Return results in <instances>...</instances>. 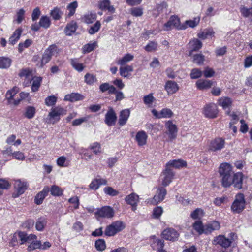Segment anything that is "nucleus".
Segmentation results:
<instances>
[{
    "instance_id": "obj_42",
    "label": "nucleus",
    "mask_w": 252,
    "mask_h": 252,
    "mask_svg": "<svg viewBox=\"0 0 252 252\" xmlns=\"http://www.w3.org/2000/svg\"><path fill=\"white\" fill-rule=\"evenodd\" d=\"M134 56L129 53L126 54L122 58L118 61V64L121 65L125 64L126 63L133 60Z\"/></svg>"
},
{
    "instance_id": "obj_43",
    "label": "nucleus",
    "mask_w": 252,
    "mask_h": 252,
    "mask_svg": "<svg viewBox=\"0 0 252 252\" xmlns=\"http://www.w3.org/2000/svg\"><path fill=\"white\" fill-rule=\"evenodd\" d=\"M204 60V56L201 54H196L193 56V62L198 65H202Z\"/></svg>"
},
{
    "instance_id": "obj_52",
    "label": "nucleus",
    "mask_w": 252,
    "mask_h": 252,
    "mask_svg": "<svg viewBox=\"0 0 252 252\" xmlns=\"http://www.w3.org/2000/svg\"><path fill=\"white\" fill-rule=\"evenodd\" d=\"M96 46L97 44L95 42L86 44L83 47V52L84 53H89L95 49Z\"/></svg>"
},
{
    "instance_id": "obj_20",
    "label": "nucleus",
    "mask_w": 252,
    "mask_h": 252,
    "mask_svg": "<svg viewBox=\"0 0 252 252\" xmlns=\"http://www.w3.org/2000/svg\"><path fill=\"white\" fill-rule=\"evenodd\" d=\"M125 228V223L120 220L111 223V236L116 235Z\"/></svg>"
},
{
    "instance_id": "obj_41",
    "label": "nucleus",
    "mask_w": 252,
    "mask_h": 252,
    "mask_svg": "<svg viewBox=\"0 0 252 252\" xmlns=\"http://www.w3.org/2000/svg\"><path fill=\"white\" fill-rule=\"evenodd\" d=\"M132 66L126 65L124 67H121L120 68V74L124 77H127L128 76V73L133 71Z\"/></svg>"
},
{
    "instance_id": "obj_4",
    "label": "nucleus",
    "mask_w": 252,
    "mask_h": 252,
    "mask_svg": "<svg viewBox=\"0 0 252 252\" xmlns=\"http://www.w3.org/2000/svg\"><path fill=\"white\" fill-rule=\"evenodd\" d=\"M234 241L233 238L229 239L222 235H220L214 238L213 244L219 245L223 248L226 249L230 247Z\"/></svg>"
},
{
    "instance_id": "obj_39",
    "label": "nucleus",
    "mask_w": 252,
    "mask_h": 252,
    "mask_svg": "<svg viewBox=\"0 0 252 252\" xmlns=\"http://www.w3.org/2000/svg\"><path fill=\"white\" fill-rule=\"evenodd\" d=\"M33 80L31 89L33 92H36L38 90V89L41 85L42 78L40 77H35L32 78Z\"/></svg>"
},
{
    "instance_id": "obj_46",
    "label": "nucleus",
    "mask_w": 252,
    "mask_h": 252,
    "mask_svg": "<svg viewBox=\"0 0 252 252\" xmlns=\"http://www.w3.org/2000/svg\"><path fill=\"white\" fill-rule=\"evenodd\" d=\"M203 215V210L200 208L196 209L190 214L191 217L193 219H200Z\"/></svg>"
},
{
    "instance_id": "obj_35",
    "label": "nucleus",
    "mask_w": 252,
    "mask_h": 252,
    "mask_svg": "<svg viewBox=\"0 0 252 252\" xmlns=\"http://www.w3.org/2000/svg\"><path fill=\"white\" fill-rule=\"evenodd\" d=\"M77 29V24L76 22L72 21L68 24L64 30L65 33L66 35H71L75 32Z\"/></svg>"
},
{
    "instance_id": "obj_7",
    "label": "nucleus",
    "mask_w": 252,
    "mask_h": 252,
    "mask_svg": "<svg viewBox=\"0 0 252 252\" xmlns=\"http://www.w3.org/2000/svg\"><path fill=\"white\" fill-rule=\"evenodd\" d=\"M165 126L167 129L166 134L171 141L176 138L178 128L177 126L173 124L172 121H168L165 123Z\"/></svg>"
},
{
    "instance_id": "obj_38",
    "label": "nucleus",
    "mask_w": 252,
    "mask_h": 252,
    "mask_svg": "<svg viewBox=\"0 0 252 252\" xmlns=\"http://www.w3.org/2000/svg\"><path fill=\"white\" fill-rule=\"evenodd\" d=\"M45 51L52 57L53 56H57L59 53L60 50L55 44H52L49 46Z\"/></svg>"
},
{
    "instance_id": "obj_59",
    "label": "nucleus",
    "mask_w": 252,
    "mask_h": 252,
    "mask_svg": "<svg viewBox=\"0 0 252 252\" xmlns=\"http://www.w3.org/2000/svg\"><path fill=\"white\" fill-rule=\"evenodd\" d=\"M10 186L9 183L5 179H0V195L2 194L3 189H8Z\"/></svg>"
},
{
    "instance_id": "obj_28",
    "label": "nucleus",
    "mask_w": 252,
    "mask_h": 252,
    "mask_svg": "<svg viewBox=\"0 0 252 252\" xmlns=\"http://www.w3.org/2000/svg\"><path fill=\"white\" fill-rule=\"evenodd\" d=\"M130 115V111L129 109H125L122 110L120 115L119 119V124L120 126H123L126 124Z\"/></svg>"
},
{
    "instance_id": "obj_51",
    "label": "nucleus",
    "mask_w": 252,
    "mask_h": 252,
    "mask_svg": "<svg viewBox=\"0 0 252 252\" xmlns=\"http://www.w3.org/2000/svg\"><path fill=\"white\" fill-rule=\"evenodd\" d=\"M203 72L199 68H193L191 70L190 76L192 79H195L201 77Z\"/></svg>"
},
{
    "instance_id": "obj_10",
    "label": "nucleus",
    "mask_w": 252,
    "mask_h": 252,
    "mask_svg": "<svg viewBox=\"0 0 252 252\" xmlns=\"http://www.w3.org/2000/svg\"><path fill=\"white\" fill-rule=\"evenodd\" d=\"M164 89L168 95H171L178 91L179 86L177 83L172 80L166 81L164 85Z\"/></svg>"
},
{
    "instance_id": "obj_3",
    "label": "nucleus",
    "mask_w": 252,
    "mask_h": 252,
    "mask_svg": "<svg viewBox=\"0 0 252 252\" xmlns=\"http://www.w3.org/2000/svg\"><path fill=\"white\" fill-rule=\"evenodd\" d=\"M185 28V26H182L179 18L176 16H171L168 22L163 26L164 30L166 31L171 30L173 28L180 30H184Z\"/></svg>"
},
{
    "instance_id": "obj_40",
    "label": "nucleus",
    "mask_w": 252,
    "mask_h": 252,
    "mask_svg": "<svg viewBox=\"0 0 252 252\" xmlns=\"http://www.w3.org/2000/svg\"><path fill=\"white\" fill-rule=\"evenodd\" d=\"M39 24L40 27H43L45 29L48 28L51 24V21L47 16H43L40 19Z\"/></svg>"
},
{
    "instance_id": "obj_49",
    "label": "nucleus",
    "mask_w": 252,
    "mask_h": 252,
    "mask_svg": "<svg viewBox=\"0 0 252 252\" xmlns=\"http://www.w3.org/2000/svg\"><path fill=\"white\" fill-rule=\"evenodd\" d=\"M18 92L17 88H13L12 90H8L6 94V98L9 103H11L13 96Z\"/></svg>"
},
{
    "instance_id": "obj_63",
    "label": "nucleus",
    "mask_w": 252,
    "mask_h": 252,
    "mask_svg": "<svg viewBox=\"0 0 252 252\" xmlns=\"http://www.w3.org/2000/svg\"><path fill=\"white\" fill-rule=\"evenodd\" d=\"M99 7L102 10H110V3L109 0H102L99 4Z\"/></svg>"
},
{
    "instance_id": "obj_32",
    "label": "nucleus",
    "mask_w": 252,
    "mask_h": 252,
    "mask_svg": "<svg viewBox=\"0 0 252 252\" xmlns=\"http://www.w3.org/2000/svg\"><path fill=\"white\" fill-rule=\"evenodd\" d=\"M84 97L82 95L78 93H71L65 96L64 100L71 102L76 101L82 100Z\"/></svg>"
},
{
    "instance_id": "obj_18",
    "label": "nucleus",
    "mask_w": 252,
    "mask_h": 252,
    "mask_svg": "<svg viewBox=\"0 0 252 252\" xmlns=\"http://www.w3.org/2000/svg\"><path fill=\"white\" fill-rule=\"evenodd\" d=\"M213 81L209 80L199 79L196 82V86L200 90H207L211 88Z\"/></svg>"
},
{
    "instance_id": "obj_25",
    "label": "nucleus",
    "mask_w": 252,
    "mask_h": 252,
    "mask_svg": "<svg viewBox=\"0 0 252 252\" xmlns=\"http://www.w3.org/2000/svg\"><path fill=\"white\" fill-rule=\"evenodd\" d=\"M189 48L190 49V55L193 51H196L201 48L202 46V42L197 39H194L190 41L189 44Z\"/></svg>"
},
{
    "instance_id": "obj_12",
    "label": "nucleus",
    "mask_w": 252,
    "mask_h": 252,
    "mask_svg": "<svg viewBox=\"0 0 252 252\" xmlns=\"http://www.w3.org/2000/svg\"><path fill=\"white\" fill-rule=\"evenodd\" d=\"M152 113L154 116L159 119L170 118L173 115V112L168 108H163L159 112L156 109H153Z\"/></svg>"
},
{
    "instance_id": "obj_48",
    "label": "nucleus",
    "mask_w": 252,
    "mask_h": 252,
    "mask_svg": "<svg viewBox=\"0 0 252 252\" xmlns=\"http://www.w3.org/2000/svg\"><path fill=\"white\" fill-rule=\"evenodd\" d=\"M11 64V60L8 58L0 57V68H8Z\"/></svg>"
},
{
    "instance_id": "obj_8",
    "label": "nucleus",
    "mask_w": 252,
    "mask_h": 252,
    "mask_svg": "<svg viewBox=\"0 0 252 252\" xmlns=\"http://www.w3.org/2000/svg\"><path fill=\"white\" fill-rule=\"evenodd\" d=\"M218 112L217 107L214 103L206 105L203 110V114L206 117L209 118H216Z\"/></svg>"
},
{
    "instance_id": "obj_13",
    "label": "nucleus",
    "mask_w": 252,
    "mask_h": 252,
    "mask_svg": "<svg viewBox=\"0 0 252 252\" xmlns=\"http://www.w3.org/2000/svg\"><path fill=\"white\" fill-rule=\"evenodd\" d=\"M218 172L220 177H222L229 174H233V167L232 165L226 162H224L220 165Z\"/></svg>"
},
{
    "instance_id": "obj_58",
    "label": "nucleus",
    "mask_w": 252,
    "mask_h": 252,
    "mask_svg": "<svg viewBox=\"0 0 252 252\" xmlns=\"http://www.w3.org/2000/svg\"><path fill=\"white\" fill-rule=\"evenodd\" d=\"M101 24L99 21H97L94 25L92 26L88 30V32L90 34H94L97 32L100 29Z\"/></svg>"
},
{
    "instance_id": "obj_55",
    "label": "nucleus",
    "mask_w": 252,
    "mask_h": 252,
    "mask_svg": "<svg viewBox=\"0 0 252 252\" xmlns=\"http://www.w3.org/2000/svg\"><path fill=\"white\" fill-rule=\"evenodd\" d=\"M62 14L63 13L61 10L57 7L54 8V9H53L50 12L51 16L54 19L56 20H59L61 18Z\"/></svg>"
},
{
    "instance_id": "obj_36",
    "label": "nucleus",
    "mask_w": 252,
    "mask_h": 252,
    "mask_svg": "<svg viewBox=\"0 0 252 252\" xmlns=\"http://www.w3.org/2000/svg\"><path fill=\"white\" fill-rule=\"evenodd\" d=\"M96 14L91 12L84 15L82 17V20L87 24H91L96 20Z\"/></svg>"
},
{
    "instance_id": "obj_1",
    "label": "nucleus",
    "mask_w": 252,
    "mask_h": 252,
    "mask_svg": "<svg viewBox=\"0 0 252 252\" xmlns=\"http://www.w3.org/2000/svg\"><path fill=\"white\" fill-rule=\"evenodd\" d=\"M66 112V110L61 106L52 108L48 115L47 122L53 124L58 122L60 120V116L65 115Z\"/></svg>"
},
{
    "instance_id": "obj_5",
    "label": "nucleus",
    "mask_w": 252,
    "mask_h": 252,
    "mask_svg": "<svg viewBox=\"0 0 252 252\" xmlns=\"http://www.w3.org/2000/svg\"><path fill=\"white\" fill-rule=\"evenodd\" d=\"M225 144V139L222 138H217L212 140L209 145V150L216 152L220 151L224 148Z\"/></svg>"
},
{
    "instance_id": "obj_29",
    "label": "nucleus",
    "mask_w": 252,
    "mask_h": 252,
    "mask_svg": "<svg viewBox=\"0 0 252 252\" xmlns=\"http://www.w3.org/2000/svg\"><path fill=\"white\" fill-rule=\"evenodd\" d=\"M233 174H229L228 175L223 176L220 177L221 178V183L222 187L224 188H229L233 184Z\"/></svg>"
},
{
    "instance_id": "obj_26",
    "label": "nucleus",
    "mask_w": 252,
    "mask_h": 252,
    "mask_svg": "<svg viewBox=\"0 0 252 252\" xmlns=\"http://www.w3.org/2000/svg\"><path fill=\"white\" fill-rule=\"evenodd\" d=\"M14 188L17 192V195L23 194L27 189V184L25 182H22L20 180H17L14 183Z\"/></svg>"
},
{
    "instance_id": "obj_44",
    "label": "nucleus",
    "mask_w": 252,
    "mask_h": 252,
    "mask_svg": "<svg viewBox=\"0 0 252 252\" xmlns=\"http://www.w3.org/2000/svg\"><path fill=\"white\" fill-rule=\"evenodd\" d=\"M111 94H115V101H120L124 98V94L121 92L117 90L116 88L111 85Z\"/></svg>"
},
{
    "instance_id": "obj_50",
    "label": "nucleus",
    "mask_w": 252,
    "mask_h": 252,
    "mask_svg": "<svg viewBox=\"0 0 252 252\" xmlns=\"http://www.w3.org/2000/svg\"><path fill=\"white\" fill-rule=\"evenodd\" d=\"M35 114V109L33 106H28L25 113V117L28 119L32 118Z\"/></svg>"
},
{
    "instance_id": "obj_31",
    "label": "nucleus",
    "mask_w": 252,
    "mask_h": 252,
    "mask_svg": "<svg viewBox=\"0 0 252 252\" xmlns=\"http://www.w3.org/2000/svg\"><path fill=\"white\" fill-rule=\"evenodd\" d=\"M199 22L200 17H196L194 18L192 20H186L182 24V26H185L186 27L184 30L187 29L188 27L193 28L198 25Z\"/></svg>"
},
{
    "instance_id": "obj_9",
    "label": "nucleus",
    "mask_w": 252,
    "mask_h": 252,
    "mask_svg": "<svg viewBox=\"0 0 252 252\" xmlns=\"http://www.w3.org/2000/svg\"><path fill=\"white\" fill-rule=\"evenodd\" d=\"M167 192L165 188L161 187L158 188L156 194L151 200V204L155 205L163 201L166 195Z\"/></svg>"
},
{
    "instance_id": "obj_2",
    "label": "nucleus",
    "mask_w": 252,
    "mask_h": 252,
    "mask_svg": "<svg viewBox=\"0 0 252 252\" xmlns=\"http://www.w3.org/2000/svg\"><path fill=\"white\" fill-rule=\"evenodd\" d=\"M245 203L244 194H238L231 207L232 211L236 213H241L245 209Z\"/></svg>"
},
{
    "instance_id": "obj_61",
    "label": "nucleus",
    "mask_w": 252,
    "mask_h": 252,
    "mask_svg": "<svg viewBox=\"0 0 252 252\" xmlns=\"http://www.w3.org/2000/svg\"><path fill=\"white\" fill-rule=\"evenodd\" d=\"M19 76L21 77H24L30 81L32 77L31 71L27 69H22L19 73Z\"/></svg>"
},
{
    "instance_id": "obj_54",
    "label": "nucleus",
    "mask_w": 252,
    "mask_h": 252,
    "mask_svg": "<svg viewBox=\"0 0 252 252\" xmlns=\"http://www.w3.org/2000/svg\"><path fill=\"white\" fill-rule=\"evenodd\" d=\"M130 14L134 17H140L143 14V9L140 7L131 8L130 10Z\"/></svg>"
},
{
    "instance_id": "obj_62",
    "label": "nucleus",
    "mask_w": 252,
    "mask_h": 252,
    "mask_svg": "<svg viewBox=\"0 0 252 252\" xmlns=\"http://www.w3.org/2000/svg\"><path fill=\"white\" fill-rule=\"evenodd\" d=\"M77 1H73L70 3L67 6V9L69 10V12L68 14L69 17L72 16L75 13L76 9L77 7Z\"/></svg>"
},
{
    "instance_id": "obj_34",
    "label": "nucleus",
    "mask_w": 252,
    "mask_h": 252,
    "mask_svg": "<svg viewBox=\"0 0 252 252\" xmlns=\"http://www.w3.org/2000/svg\"><path fill=\"white\" fill-rule=\"evenodd\" d=\"M22 30L21 29H17L13 32V34L11 36L9 39V43L11 45H14L17 41L19 39L22 33Z\"/></svg>"
},
{
    "instance_id": "obj_45",
    "label": "nucleus",
    "mask_w": 252,
    "mask_h": 252,
    "mask_svg": "<svg viewBox=\"0 0 252 252\" xmlns=\"http://www.w3.org/2000/svg\"><path fill=\"white\" fill-rule=\"evenodd\" d=\"M143 99L144 104L147 105L149 107H151L153 102L155 100V98L153 96V94L151 93L147 95L144 96Z\"/></svg>"
},
{
    "instance_id": "obj_56",
    "label": "nucleus",
    "mask_w": 252,
    "mask_h": 252,
    "mask_svg": "<svg viewBox=\"0 0 252 252\" xmlns=\"http://www.w3.org/2000/svg\"><path fill=\"white\" fill-rule=\"evenodd\" d=\"M57 101V98L54 95L49 96L45 99V104L48 106H53Z\"/></svg>"
},
{
    "instance_id": "obj_22",
    "label": "nucleus",
    "mask_w": 252,
    "mask_h": 252,
    "mask_svg": "<svg viewBox=\"0 0 252 252\" xmlns=\"http://www.w3.org/2000/svg\"><path fill=\"white\" fill-rule=\"evenodd\" d=\"M220 228V224L217 221H212L205 225V233L209 234Z\"/></svg>"
},
{
    "instance_id": "obj_60",
    "label": "nucleus",
    "mask_w": 252,
    "mask_h": 252,
    "mask_svg": "<svg viewBox=\"0 0 252 252\" xmlns=\"http://www.w3.org/2000/svg\"><path fill=\"white\" fill-rule=\"evenodd\" d=\"M41 247V242L40 241H33L31 243L27 249L28 251H33L36 249H40Z\"/></svg>"
},
{
    "instance_id": "obj_14",
    "label": "nucleus",
    "mask_w": 252,
    "mask_h": 252,
    "mask_svg": "<svg viewBox=\"0 0 252 252\" xmlns=\"http://www.w3.org/2000/svg\"><path fill=\"white\" fill-rule=\"evenodd\" d=\"M125 201L127 204L130 205L132 211H135L137 209V203L139 202V196L135 193H131L126 196Z\"/></svg>"
},
{
    "instance_id": "obj_53",
    "label": "nucleus",
    "mask_w": 252,
    "mask_h": 252,
    "mask_svg": "<svg viewBox=\"0 0 252 252\" xmlns=\"http://www.w3.org/2000/svg\"><path fill=\"white\" fill-rule=\"evenodd\" d=\"M95 247L97 251H102L106 248V244L104 240L99 239L95 242Z\"/></svg>"
},
{
    "instance_id": "obj_33",
    "label": "nucleus",
    "mask_w": 252,
    "mask_h": 252,
    "mask_svg": "<svg viewBox=\"0 0 252 252\" xmlns=\"http://www.w3.org/2000/svg\"><path fill=\"white\" fill-rule=\"evenodd\" d=\"M95 215L100 217H110V207L109 206L103 207L100 209H99L96 212Z\"/></svg>"
},
{
    "instance_id": "obj_16",
    "label": "nucleus",
    "mask_w": 252,
    "mask_h": 252,
    "mask_svg": "<svg viewBox=\"0 0 252 252\" xmlns=\"http://www.w3.org/2000/svg\"><path fill=\"white\" fill-rule=\"evenodd\" d=\"M233 101L231 98L228 97H222L218 100L219 105L226 111H230V108L232 106Z\"/></svg>"
},
{
    "instance_id": "obj_6",
    "label": "nucleus",
    "mask_w": 252,
    "mask_h": 252,
    "mask_svg": "<svg viewBox=\"0 0 252 252\" xmlns=\"http://www.w3.org/2000/svg\"><path fill=\"white\" fill-rule=\"evenodd\" d=\"M174 175L172 170L170 168L165 167V170L160 175V180L164 186H168L172 181Z\"/></svg>"
},
{
    "instance_id": "obj_64",
    "label": "nucleus",
    "mask_w": 252,
    "mask_h": 252,
    "mask_svg": "<svg viewBox=\"0 0 252 252\" xmlns=\"http://www.w3.org/2000/svg\"><path fill=\"white\" fill-rule=\"evenodd\" d=\"M85 81L88 84H92L97 81L96 77L93 74L87 73L85 76Z\"/></svg>"
},
{
    "instance_id": "obj_30",
    "label": "nucleus",
    "mask_w": 252,
    "mask_h": 252,
    "mask_svg": "<svg viewBox=\"0 0 252 252\" xmlns=\"http://www.w3.org/2000/svg\"><path fill=\"white\" fill-rule=\"evenodd\" d=\"M47 219L44 217H41L36 220L35 223L36 229L38 231H43L45 226L47 224Z\"/></svg>"
},
{
    "instance_id": "obj_17",
    "label": "nucleus",
    "mask_w": 252,
    "mask_h": 252,
    "mask_svg": "<svg viewBox=\"0 0 252 252\" xmlns=\"http://www.w3.org/2000/svg\"><path fill=\"white\" fill-rule=\"evenodd\" d=\"M148 135L146 133L143 131L141 130L137 132L135 136V140L139 146H143L147 143V140Z\"/></svg>"
},
{
    "instance_id": "obj_19",
    "label": "nucleus",
    "mask_w": 252,
    "mask_h": 252,
    "mask_svg": "<svg viewBox=\"0 0 252 252\" xmlns=\"http://www.w3.org/2000/svg\"><path fill=\"white\" fill-rule=\"evenodd\" d=\"M151 245L153 249H156L158 252L159 250L163 249L164 246V241L155 236H152L151 237Z\"/></svg>"
},
{
    "instance_id": "obj_57",
    "label": "nucleus",
    "mask_w": 252,
    "mask_h": 252,
    "mask_svg": "<svg viewBox=\"0 0 252 252\" xmlns=\"http://www.w3.org/2000/svg\"><path fill=\"white\" fill-rule=\"evenodd\" d=\"M71 64L78 72H81L84 68L83 64L79 63L76 59H71Z\"/></svg>"
},
{
    "instance_id": "obj_27",
    "label": "nucleus",
    "mask_w": 252,
    "mask_h": 252,
    "mask_svg": "<svg viewBox=\"0 0 252 252\" xmlns=\"http://www.w3.org/2000/svg\"><path fill=\"white\" fill-rule=\"evenodd\" d=\"M215 32L211 28L206 29L198 33V37L203 40L209 37H212L214 35Z\"/></svg>"
},
{
    "instance_id": "obj_24",
    "label": "nucleus",
    "mask_w": 252,
    "mask_h": 252,
    "mask_svg": "<svg viewBox=\"0 0 252 252\" xmlns=\"http://www.w3.org/2000/svg\"><path fill=\"white\" fill-rule=\"evenodd\" d=\"M107 184V181L103 178H96L93 180L89 185L91 189L96 190L101 185H105Z\"/></svg>"
},
{
    "instance_id": "obj_11",
    "label": "nucleus",
    "mask_w": 252,
    "mask_h": 252,
    "mask_svg": "<svg viewBox=\"0 0 252 252\" xmlns=\"http://www.w3.org/2000/svg\"><path fill=\"white\" fill-rule=\"evenodd\" d=\"M162 236L166 240L174 241L178 239L179 233L173 228H167L163 231Z\"/></svg>"
},
{
    "instance_id": "obj_37",
    "label": "nucleus",
    "mask_w": 252,
    "mask_h": 252,
    "mask_svg": "<svg viewBox=\"0 0 252 252\" xmlns=\"http://www.w3.org/2000/svg\"><path fill=\"white\" fill-rule=\"evenodd\" d=\"M193 229L199 234L205 233V226L203 225L201 221H196L192 225Z\"/></svg>"
},
{
    "instance_id": "obj_21",
    "label": "nucleus",
    "mask_w": 252,
    "mask_h": 252,
    "mask_svg": "<svg viewBox=\"0 0 252 252\" xmlns=\"http://www.w3.org/2000/svg\"><path fill=\"white\" fill-rule=\"evenodd\" d=\"M49 191V187L47 186L45 187L43 189L36 195L34 199L35 203L37 205L41 204Z\"/></svg>"
},
{
    "instance_id": "obj_15",
    "label": "nucleus",
    "mask_w": 252,
    "mask_h": 252,
    "mask_svg": "<svg viewBox=\"0 0 252 252\" xmlns=\"http://www.w3.org/2000/svg\"><path fill=\"white\" fill-rule=\"evenodd\" d=\"M244 175L241 172H237L234 173L233 175V187L238 189H240L243 188V181Z\"/></svg>"
},
{
    "instance_id": "obj_47",
    "label": "nucleus",
    "mask_w": 252,
    "mask_h": 252,
    "mask_svg": "<svg viewBox=\"0 0 252 252\" xmlns=\"http://www.w3.org/2000/svg\"><path fill=\"white\" fill-rule=\"evenodd\" d=\"M51 194L53 196H59L62 195L63 190L58 186L53 185L51 188L50 189Z\"/></svg>"
},
{
    "instance_id": "obj_23",
    "label": "nucleus",
    "mask_w": 252,
    "mask_h": 252,
    "mask_svg": "<svg viewBox=\"0 0 252 252\" xmlns=\"http://www.w3.org/2000/svg\"><path fill=\"white\" fill-rule=\"evenodd\" d=\"M186 166V162L183 160L179 159L170 160L166 164V167L170 168V167L179 168Z\"/></svg>"
}]
</instances>
